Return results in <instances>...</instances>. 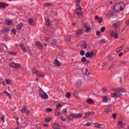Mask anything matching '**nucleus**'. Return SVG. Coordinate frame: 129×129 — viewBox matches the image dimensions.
<instances>
[{
  "instance_id": "obj_13",
  "label": "nucleus",
  "mask_w": 129,
  "mask_h": 129,
  "mask_svg": "<svg viewBox=\"0 0 129 129\" xmlns=\"http://www.w3.org/2000/svg\"><path fill=\"white\" fill-rule=\"evenodd\" d=\"M81 49H86L87 48V43H86V42L84 41L81 44Z\"/></svg>"
},
{
  "instance_id": "obj_7",
  "label": "nucleus",
  "mask_w": 129,
  "mask_h": 129,
  "mask_svg": "<svg viewBox=\"0 0 129 129\" xmlns=\"http://www.w3.org/2000/svg\"><path fill=\"white\" fill-rule=\"evenodd\" d=\"M39 96L42 98V99H48L49 98V96L46 93H44L43 94L40 93L39 94Z\"/></svg>"
},
{
  "instance_id": "obj_9",
  "label": "nucleus",
  "mask_w": 129,
  "mask_h": 129,
  "mask_svg": "<svg viewBox=\"0 0 129 129\" xmlns=\"http://www.w3.org/2000/svg\"><path fill=\"white\" fill-rule=\"evenodd\" d=\"M7 7H9V4H7L3 2L0 3V9H6Z\"/></svg>"
},
{
  "instance_id": "obj_1",
  "label": "nucleus",
  "mask_w": 129,
  "mask_h": 129,
  "mask_svg": "<svg viewBox=\"0 0 129 129\" xmlns=\"http://www.w3.org/2000/svg\"><path fill=\"white\" fill-rule=\"evenodd\" d=\"M127 92L126 90L124 88H118L116 89V92L111 94L112 97L118 98L123 96V94Z\"/></svg>"
},
{
  "instance_id": "obj_59",
  "label": "nucleus",
  "mask_w": 129,
  "mask_h": 129,
  "mask_svg": "<svg viewBox=\"0 0 129 129\" xmlns=\"http://www.w3.org/2000/svg\"><path fill=\"white\" fill-rule=\"evenodd\" d=\"M118 123L119 124V125H120L121 127H122V122L118 121Z\"/></svg>"
},
{
  "instance_id": "obj_40",
  "label": "nucleus",
  "mask_w": 129,
  "mask_h": 129,
  "mask_svg": "<svg viewBox=\"0 0 129 129\" xmlns=\"http://www.w3.org/2000/svg\"><path fill=\"white\" fill-rule=\"evenodd\" d=\"M85 71H86V73H85L86 75H87V76L90 75V73L88 72V69H86Z\"/></svg>"
},
{
  "instance_id": "obj_52",
  "label": "nucleus",
  "mask_w": 129,
  "mask_h": 129,
  "mask_svg": "<svg viewBox=\"0 0 129 129\" xmlns=\"http://www.w3.org/2000/svg\"><path fill=\"white\" fill-rule=\"evenodd\" d=\"M99 127L100 128H104V127H105V126H104V125L103 124H100Z\"/></svg>"
},
{
  "instance_id": "obj_4",
  "label": "nucleus",
  "mask_w": 129,
  "mask_h": 129,
  "mask_svg": "<svg viewBox=\"0 0 129 129\" xmlns=\"http://www.w3.org/2000/svg\"><path fill=\"white\" fill-rule=\"evenodd\" d=\"M120 4H121V3H119L113 6V11L115 13H119V7L120 6Z\"/></svg>"
},
{
  "instance_id": "obj_56",
  "label": "nucleus",
  "mask_w": 129,
  "mask_h": 129,
  "mask_svg": "<svg viewBox=\"0 0 129 129\" xmlns=\"http://www.w3.org/2000/svg\"><path fill=\"white\" fill-rule=\"evenodd\" d=\"M106 90H107V89H106V88H103L102 89L103 93H105V92L106 91Z\"/></svg>"
},
{
  "instance_id": "obj_5",
  "label": "nucleus",
  "mask_w": 129,
  "mask_h": 129,
  "mask_svg": "<svg viewBox=\"0 0 129 129\" xmlns=\"http://www.w3.org/2000/svg\"><path fill=\"white\" fill-rule=\"evenodd\" d=\"M84 27L85 29H86L85 31L86 33H89V32H90V30H91V28H90V25H89V23H88V22L85 23L84 24Z\"/></svg>"
},
{
  "instance_id": "obj_24",
  "label": "nucleus",
  "mask_w": 129,
  "mask_h": 129,
  "mask_svg": "<svg viewBox=\"0 0 129 129\" xmlns=\"http://www.w3.org/2000/svg\"><path fill=\"white\" fill-rule=\"evenodd\" d=\"M45 24L47 27L50 26V19H46L45 20Z\"/></svg>"
},
{
  "instance_id": "obj_18",
  "label": "nucleus",
  "mask_w": 129,
  "mask_h": 129,
  "mask_svg": "<svg viewBox=\"0 0 129 129\" xmlns=\"http://www.w3.org/2000/svg\"><path fill=\"white\" fill-rule=\"evenodd\" d=\"M86 102L89 104H92V103H94V101H93V99L91 98H89L86 100Z\"/></svg>"
},
{
  "instance_id": "obj_49",
  "label": "nucleus",
  "mask_w": 129,
  "mask_h": 129,
  "mask_svg": "<svg viewBox=\"0 0 129 129\" xmlns=\"http://www.w3.org/2000/svg\"><path fill=\"white\" fill-rule=\"evenodd\" d=\"M122 11H123V8L120 4V7H119V12H121Z\"/></svg>"
},
{
  "instance_id": "obj_61",
  "label": "nucleus",
  "mask_w": 129,
  "mask_h": 129,
  "mask_svg": "<svg viewBox=\"0 0 129 129\" xmlns=\"http://www.w3.org/2000/svg\"><path fill=\"white\" fill-rule=\"evenodd\" d=\"M85 125H86V126H89L90 125H91V123H90V122H88V123H87L85 124Z\"/></svg>"
},
{
  "instance_id": "obj_37",
  "label": "nucleus",
  "mask_w": 129,
  "mask_h": 129,
  "mask_svg": "<svg viewBox=\"0 0 129 129\" xmlns=\"http://www.w3.org/2000/svg\"><path fill=\"white\" fill-rule=\"evenodd\" d=\"M127 61H120V65H123V64L125 65L127 64Z\"/></svg>"
},
{
  "instance_id": "obj_36",
  "label": "nucleus",
  "mask_w": 129,
  "mask_h": 129,
  "mask_svg": "<svg viewBox=\"0 0 129 129\" xmlns=\"http://www.w3.org/2000/svg\"><path fill=\"white\" fill-rule=\"evenodd\" d=\"M100 32L101 33H104V32H105V27H102L100 29Z\"/></svg>"
},
{
  "instance_id": "obj_20",
  "label": "nucleus",
  "mask_w": 129,
  "mask_h": 129,
  "mask_svg": "<svg viewBox=\"0 0 129 129\" xmlns=\"http://www.w3.org/2000/svg\"><path fill=\"white\" fill-rule=\"evenodd\" d=\"M35 45L39 47V48H43V45L41 43V42L39 41H37L35 43Z\"/></svg>"
},
{
  "instance_id": "obj_23",
  "label": "nucleus",
  "mask_w": 129,
  "mask_h": 129,
  "mask_svg": "<svg viewBox=\"0 0 129 129\" xmlns=\"http://www.w3.org/2000/svg\"><path fill=\"white\" fill-rule=\"evenodd\" d=\"M75 14L78 15L79 17H81L82 16V11H81V12H78L77 10H75Z\"/></svg>"
},
{
  "instance_id": "obj_55",
  "label": "nucleus",
  "mask_w": 129,
  "mask_h": 129,
  "mask_svg": "<svg viewBox=\"0 0 129 129\" xmlns=\"http://www.w3.org/2000/svg\"><path fill=\"white\" fill-rule=\"evenodd\" d=\"M115 31L116 33H119V32L120 31V28H116Z\"/></svg>"
},
{
  "instance_id": "obj_64",
  "label": "nucleus",
  "mask_w": 129,
  "mask_h": 129,
  "mask_svg": "<svg viewBox=\"0 0 129 129\" xmlns=\"http://www.w3.org/2000/svg\"><path fill=\"white\" fill-rule=\"evenodd\" d=\"M55 114H56V115H57V116H58V115H60V114H61V112L57 111V112H56Z\"/></svg>"
},
{
  "instance_id": "obj_2",
  "label": "nucleus",
  "mask_w": 129,
  "mask_h": 129,
  "mask_svg": "<svg viewBox=\"0 0 129 129\" xmlns=\"http://www.w3.org/2000/svg\"><path fill=\"white\" fill-rule=\"evenodd\" d=\"M93 56H96V53H95L94 51L87 52L85 53V57H86V58H90V59H91Z\"/></svg>"
},
{
  "instance_id": "obj_10",
  "label": "nucleus",
  "mask_w": 129,
  "mask_h": 129,
  "mask_svg": "<svg viewBox=\"0 0 129 129\" xmlns=\"http://www.w3.org/2000/svg\"><path fill=\"white\" fill-rule=\"evenodd\" d=\"M9 31H10V28H3V30H1V33L0 35H4L5 33H7V32H9Z\"/></svg>"
},
{
  "instance_id": "obj_19",
  "label": "nucleus",
  "mask_w": 129,
  "mask_h": 129,
  "mask_svg": "<svg viewBox=\"0 0 129 129\" xmlns=\"http://www.w3.org/2000/svg\"><path fill=\"white\" fill-rule=\"evenodd\" d=\"M94 113H95V112H94L85 113V116L84 117V118H85V117H87V116L91 115V114H94Z\"/></svg>"
},
{
  "instance_id": "obj_34",
  "label": "nucleus",
  "mask_w": 129,
  "mask_h": 129,
  "mask_svg": "<svg viewBox=\"0 0 129 129\" xmlns=\"http://www.w3.org/2000/svg\"><path fill=\"white\" fill-rule=\"evenodd\" d=\"M66 97H67L68 98H70V97H71V93L70 92L67 93Z\"/></svg>"
},
{
  "instance_id": "obj_16",
  "label": "nucleus",
  "mask_w": 129,
  "mask_h": 129,
  "mask_svg": "<svg viewBox=\"0 0 129 129\" xmlns=\"http://www.w3.org/2000/svg\"><path fill=\"white\" fill-rule=\"evenodd\" d=\"M123 47H124V45H121L120 47L117 48L116 50V52H117V53H119L120 51H122V49H123Z\"/></svg>"
},
{
  "instance_id": "obj_57",
  "label": "nucleus",
  "mask_w": 129,
  "mask_h": 129,
  "mask_svg": "<svg viewBox=\"0 0 129 129\" xmlns=\"http://www.w3.org/2000/svg\"><path fill=\"white\" fill-rule=\"evenodd\" d=\"M60 119L61 120H62V121H66V119L63 117H62V116H61L60 117Z\"/></svg>"
},
{
  "instance_id": "obj_48",
  "label": "nucleus",
  "mask_w": 129,
  "mask_h": 129,
  "mask_svg": "<svg viewBox=\"0 0 129 129\" xmlns=\"http://www.w3.org/2000/svg\"><path fill=\"white\" fill-rule=\"evenodd\" d=\"M116 66V64H112L111 67L109 68L110 70H111L112 68H114Z\"/></svg>"
},
{
  "instance_id": "obj_54",
  "label": "nucleus",
  "mask_w": 129,
  "mask_h": 129,
  "mask_svg": "<svg viewBox=\"0 0 129 129\" xmlns=\"http://www.w3.org/2000/svg\"><path fill=\"white\" fill-rule=\"evenodd\" d=\"M115 39H117L118 38V34L117 33H115V34L113 35Z\"/></svg>"
},
{
  "instance_id": "obj_63",
  "label": "nucleus",
  "mask_w": 129,
  "mask_h": 129,
  "mask_svg": "<svg viewBox=\"0 0 129 129\" xmlns=\"http://www.w3.org/2000/svg\"><path fill=\"white\" fill-rule=\"evenodd\" d=\"M5 40H7V39L9 38V35H5L4 37Z\"/></svg>"
},
{
  "instance_id": "obj_21",
  "label": "nucleus",
  "mask_w": 129,
  "mask_h": 129,
  "mask_svg": "<svg viewBox=\"0 0 129 129\" xmlns=\"http://www.w3.org/2000/svg\"><path fill=\"white\" fill-rule=\"evenodd\" d=\"M52 127H53V128H54V129H59L60 128V125H59L57 124H53L52 125Z\"/></svg>"
},
{
  "instance_id": "obj_33",
  "label": "nucleus",
  "mask_w": 129,
  "mask_h": 129,
  "mask_svg": "<svg viewBox=\"0 0 129 129\" xmlns=\"http://www.w3.org/2000/svg\"><path fill=\"white\" fill-rule=\"evenodd\" d=\"M51 117H47L45 118V121L46 122H50L51 121Z\"/></svg>"
},
{
  "instance_id": "obj_30",
  "label": "nucleus",
  "mask_w": 129,
  "mask_h": 129,
  "mask_svg": "<svg viewBox=\"0 0 129 129\" xmlns=\"http://www.w3.org/2000/svg\"><path fill=\"white\" fill-rule=\"evenodd\" d=\"M53 6V4L52 3H45L44 4V7H51Z\"/></svg>"
},
{
  "instance_id": "obj_39",
  "label": "nucleus",
  "mask_w": 129,
  "mask_h": 129,
  "mask_svg": "<svg viewBox=\"0 0 129 129\" xmlns=\"http://www.w3.org/2000/svg\"><path fill=\"white\" fill-rule=\"evenodd\" d=\"M87 60V59H86V57H85L84 56H83L82 57V59H81L82 62H86Z\"/></svg>"
},
{
  "instance_id": "obj_51",
  "label": "nucleus",
  "mask_w": 129,
  "mask_h": 129,
  "mask_svg": "<svg viewBox=\"0 0 129 129\" xmlns=\"http://www.w3.org/2000/svg\"><path fill=\"white\" fill-rule=\"evenodd\" d=\"M72 38V37L71 36V35H69V36H68L67 40H68L69 42H70V41H71Z\"/></svg>"
},
{
  "instance_id": "obj_26",
  "label": "nucleus",
  "mask_w": 129,
  "mask_h": 129,
  "mask_svg": "<svg viewBox=\"0 0 129 129\" xmlns=\"http://www.w3.org/2000/svg\"><path fill=\"white\" fill-rule=\"evenodd\" d=\"M4 93H5V94H6L7 96H9L10 99H12V96H11V94H9V92L7 91H4Z\"/></svg>"
},
{
  "instance_id": "obj_28",
  "label": "nucleus",
  "mask_w": 129,
  "mask_h": 129,
  "mask_svg": "<svg viewBox=\"0 0 129 129\" xmlns=\"http://www.w3.org/2000/svg\"><path fill=\"white\" fill-rule=\"evenodd\" d=\"M37 75H38V77H44V76H45V74H44L43 73H37Z\"/></svg>"
},
{
  "instance_id": "obj_38",
  "label": "nucleus",
  "mask_w": 129,
  "mask_h": 129,
  "mask_svg": "<svg viewBox=\"0 0 129 129\" xmlns=\"http://www.w3.org/2000/svg\"><path fill=\"white\" fill-rule=\"evenodd\" d=\"M77 35H81L82 34V30H79L78 31L76 32Z\"/></svg>"
},
{
  "instance_id": "obj_44",
  "label": "nucleus",
  "mask_w": 129,
  "mask_h": 129,
  "mask_svg": "<svg viewBox=\"0 0 129 129\" xmlns=\"http://www.w3.org/2000/svg\"><path fill=\"white\" fill-rule=\"evenodd\" d=\"M5 117H6V116H5V115H3L1 116V120L3 122H5Z\"/></svg>"
},
{
  "instance_id": "obj_41",
  "label": "nucleus",
  "mask_w": 129,
  "mask_h": 129,
  "mask_svg": "<svg viewBox=\"0 0 129 129\" xmlns=\"http://www.w3.org/2000/svg\"><path fill=\"white\" fill-rule=\"evenodd\" d=\"M52 110H53L52 109L49 108H47L45 110V111H46V112H51V111H52Z\"/></svg>"
},
{
  "instance_id": "obj_8",
  "label": "nucleus",
  "mask_w": 129,
  "mask_h": 129,
  "mask_svg": "<svg viewBox=\"0 0 129 129\" xmlns=\"http://www.w3.org/2000/svg\"><path fill=\"white\" fill-rule=\"evenodd\" d=\"M19 46L20 47V49L22 50L24 53H26L27 52V49H26V47H24V43L23 42L20 43L19 44Z\"/></svg>"
},
{
  "instance_id": "obj_31",
  "label": "nucleus",
  "mask_w": 129,
  "mask_h": 129,
  "mask_svg": "<svg viewBox=\"0 0 129 129\" xmlns=\"http://www.w3.org/2000/svg\"><path fill=\"white\" fill-rule=\"evenodd\" d=\"M57 44V40L56 39H54L51 42V45H56Z\"/></svg>"
},
{
  "instance_id": "obj_22",
  "label": "nucleus",
  "mask_w": 129,
  "mask_h": 129,
  "mask_svg": "<svg viewBox=\"0 0 129 129\" xmlns=\"http://www.w3.org/2000/svg\"><path fill=\"white\" fill-rule=\"evenodd\" d=\"M102 98H103L102 100V102H106V101H108V98H107V96H103Z\"/></svg>"
},
{
  "instance_id": "obj_14",
  "label": "nucleus",
  "mask_w": 129,
  "mask_h": 129,
  "mask_svg": "<svg viewBox=\"0 0 129 129\" xmlns=\"http://www.w3.org/2000/svg\"><path fill=\"white\" fill-rule=\"evenodd\" d=\"M121 25V23L119 22H117L115 24H113V28H118L120 25Z\"/></svg>"
},
{
  "instance_id": "obj_27",
  "label": "nucleus",
  "mask_w": 129,
  "mask_h": 129,
  "mask_svg": "<svg viewBox=\"0 0 129 129\" xmlns=\"http://www.w3.org/2000/svg\"><path fill=\"white\" fill-rule=\"evenodd\" d=\"M73 119V117H72V114L71 113L70 115H69L67 117V119H68V120H72Z\"/></svg>"
},
{
  "instance_id": "obj_12",
  "label": "nucleus",
  "mask_w": 129,
  "mask_h": 129,
  "mask_svg": "<svg viewBox=\"0 0 129 129\" xmlns=\"http://www.w3.org/2000/svg\"><path fill=\"white\" fill-rule=\"evenodd\" d=\"M53 64L55 65V66H57V67H59V66H61V63L57 59H55Z\"/></svg>"
},
{
  "instance_id": "obj_6",
  "label": "nucleus",
  "mask_w": 129,
  "mask_h": 129,
  "mask_svg": "<svg viewBox=\"0 0 129 129\" xmlns=\"http://www.w3.org/2000/svg\"><path fill=\"white\" fill-rule=\"evenodd\" d=\"M72 116L73 118H81L83 116V115L81 113L79 114L72 113Z\"/></svg>"
},
{
  "instance_id": "obj_42",
  "label": "nucleus",
  "mask_w": 129,
  "mask_h": 129,
  "mask_svg": "<svg viewBox=\"0 0 129 129\" xmlns=\"http://www.w3.org/2000/svg\"><path fill=\"white\" fill-rule=\"evenodd\" d=\"M6 83L7 84H12V81H11V79L7 80Z\"/></svg>"
},
{
  "instance_id": "obj_62",
  "label": "nucleus",
  "mask_w": 129,
  "mask_h": 129,
  "mask_svg": "<svg viewBox=\"0 0 129 129\" xmlns=\"http://www.w3.org/2000/svg\"><path fill=\"white\" fill-rule=\"evenodd\" d=\"M97 36H100V31H97L96 32Z\"/></svg>"
},
{
  "instance_id": "obj_17",
  "label": "nucleus",
  "mask_w": 129,
  "mask_h": 129,
  "mask_svg": "<svg viewBox=\"0 0 129 129\" xmlns=\"http://www.w3.org/2000/svg\"><path fill=\"white\" fill-rule=\"evenodd\" d=\"M5 24H6V25H8V26H11V25H13V21L12 20H6Z\"/></svg>"
},
{
  "instance_id": "obj_35",
  "label": "nucleus",
  "mask_w": 129,
  "mask_h": 129,
  "mask_svg": "<svg viewBox=\"0 0 129 129\" xmlns=\"http://www.w3.org/2000/svg\"><path fill=\"white\" fill-rule=\"evenodd\" d=\"M74 96L77 98H79V95H78V92H74Z\"/></svg>"
},
{
  "instance_id": "obj_53",
  "label": "nucleus",
  "mask_w": 129,
  "mask_h": 129,
  "mask_svg": "<svg viewBox=\"0 0 129 129\" xmlns=\"http://www.w3.org/2000/svg\"><path fill=\"white\" fill-rule=\"evenodd\" d=\"M11 31H12V33L13 34V35H16V29H12Z\"/></svg>"
},
{
  "instance_id": "obj_50",
  "label": "nucleus",
  "mask_w": 129,
  "mask_h": 129,
  "mask_svg": "<svg viewBox=\"0 0 129 129\" xmlns=\"http://www.w3.org/2000/svg\"><path fill=\"white\" fill-rule=\"evenodd\" d=\"M61 106H62V104H58L56 105V109H59V108H60V107H61Z\"/></svg>"
},
{
  "instance_id": "obj_60",
  "label": "nucleus",
  "mask_w": 129,
  "mask_h": 129,
  "mask_svg": "<svg viewBox=\"0 0 129 129\" xmlns=\"http://www.w3.org/2000/svg\"><path fill=\"white\" fill-rule=\"evenodd\" d=\"M100 124L95 123V127H99Z\"/></svg>"
},
{
  "instance_id": "obj_11",
  "label": "nucleus",
  "mask_w": 129,
  "mask_h": 129,
  "mask_svg": "<svg viewBox=\"0 0 129 129\" xmlns=\"http://www.w3.org/2000/svg\"><path fill=\"white\" fill-rule=\"evenodd\" d=\"M24 27V24L23 23L19 24L16 27V30L18 31V32H20L21 30V29Z\"/></svg>"
},
{
  "instance_id": "obj_29",
  "label": "nucleus",
  "mask_w": 129,
  "mask_h": 129,
  "mask_svg": "<svg viewBox=\"0 0 129 129\" xmlns=\"http://www.w3.org/2000/svg\"><path fill=\"white\" fill-rule=\"evenodd\" d=\"M32 73H33V74H37V73H38V71L36 70L35 68H33L32 69Z\"/></svg>"
},
{
  "instance_id": "obj_46",
  "label": "nucleus",
  "mask_w": 129,
  "mask_h": 129,
  "mask_svg": "<svg viewBox=\"0 0 129 129\" xmlns=\"http://www.w3.org/2000/svg\"><path fill=\"white\" fill-rule=\"evenodd\" d=\"M21 112H22V113H25V112H26V107L25 106L22 109Z\"/></svg>"
},
{
  "instance_id": "obj_25",
  "label": "nucleus",
  "mask_w": 129,
  "mask_h": 129,
  "mask_svg": "<svg viewBox=\"0 0 129 129\" xmlns=\"http://www.w3.org/2000/svg\"><path fill=\"white\" fill-rule=\"evenodd\" d=\"M61 113L62 114H64V116H66L67 114V109L64 108L62 110V111H61Z\"/></svg>"
},
{
  "instance_id": "obj_32",
  "label": "nucleus",
  "mask_w": 129,
  "mask_h": 129,
  "mask_svg": "<svg viewBox=\"0 0 129 129\" xmlns=\"http://www.w3.org/2000/svg\"><path fill=\"white\" fill-rule=\"evenodd\" d=\"M80 54L81 55V56H84L85 55V51L83 50H82L80 51Z\"/></svg>"
},
{
  "instance_id": "obj_3",
  "label": "nucleus",
  "mask_w": 129,
  "mask_h": 129,
  "mask_svg": "<svg viewBox=\"0 0 129 129\" xmlns=\"http://www.w3.org/2000/svg\"><path fill=\"white\" fill-rule=\"evenodd\" d=\"M11 68H14L15 69H20L21 68V64L20 63H16L15 62H11L10 64Z\"/></svg>"
},
{
  "instance_id": "obj_47",
  "label": "nucleus",
  "mask_w": 129,
  "mask_h": 129,
  "mask_svg": "<svg viewBox=\"0 0 129 129\" xmlns=\"http://www.w3.org/2000/svg\"><path fill=\"white\" fill-rule=\"evenodd\" d=\"M108 15H109V16H114V14L113 13V12H112L111 11H109L108 12Z\"/></svg>"
},
{
  "instance_id": "obj_43",
  "label": "nucleus",
  "mask_w": 129,
  "mask_h": 129,
  "mask_svg": "<svg viewBox=\"0 0 129 129\" xmlns=\"http://www.w3.org/2000/svg\"><path fill=\"white\" fill-rule=\"evenodd\" d=\"M106 42V40H105V39H102L100 41V43H101V44H105Z\"/></svg>"
},
{
  "instance_id": "obj_15",
  "label": "nucleus",
  "mask_w": 129,
  "mask_h": 129,
  "mask_svg": "<svg viewBox=\"0 0 129 129\" xmlns=\"http://www.w3.org/2000/svg\"><path fill=\"white\" fill-rule=\"evenodd\" d=\"M28 23L31 26H35V21H33V19H29L28 20Z\"/></svg>"
},
{
  "instance_id": "obj_45",
  "label": "nucleus",
  "mask_w": 129,
  "mask_h": 129,
  "mask_svg": "<svg viewBox=\"0 0 129 129\" xmlns=\"http://www.w3.org/2000/svg\"><path fill=\"white\" fill-rule=\"evenodd\" d=\"M117 114H116V113H114L113 114V115H112V117L113 118H114V119H116V116H117Z\"/></svg>"
},
{
  "instance_id": "obj_58",
  "label": "nucleus",
  "mask_w": 129,
  "mask_h": 129,
  "mask_svg": "<svg viewBox=\"0 0 129 129\" xmlns=\"http://www.w3.org/2000/svg\"><path fill=\"white\" fill-rule=\"evenodd\" d=\"M110 111V109H106V110H105L104 112H106L107 113H108V112H109Z\"/></svg>"
}]
</instances>
